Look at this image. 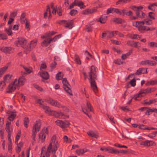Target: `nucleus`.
<instances>
[{"instance_id":"5fc2aeb1","label":"nucleus","mask_w":157,"mask_h":157,"mask_svg":"<svg viewBox=\"0 0 157 157\" xmlns=\"http://www.w3.org/2000/svg\"><path fill=\"white\" fill-rule=\"evenodd\" d=\"M18 133L19 134H17L16 137V139H15V144H17L18 141L20 139V135L21 134V131H20L18 132Z\"/></svg>"},{"instance_id":"052dcab7","label":"nucleus","mask_w":157,"mask_h":157,"mask_svg":"<svg viewBox=\"0 0 157 157\" xmlns=\"http://www.w3.org/2000/svg\"><path fill=\"white\" fill-rule=\"evenodd\" d=\"M140 36L138 34H133L132 39H140Z\"/></svg>"},{"instance_id":"3c124183","label":"nucleus","mask_w":157,"mask_h":157,"mask_svg":"<svg viewBox=\"0 0 157 157\" xmlns=\"http://www.w3.org/2000/svg\"><path fill=\"white\" fill-rule=\"evenodd\" d=\"M6 129L8 133V136L11 135L12 129L10 128V126H6Z\"/></svg>"},{"instance_id":"9b49d317","label":"nucleus","mask_w":157,"mask_h":157,"mask_svg":"<svg viewBox=\"0 0 157 157\" xmlns=\"http://www.w3.org/2000/svg\"><path fill=\"white\" fill-rule=\"evenodd\" d=\"M56 124L62 128L67 127L70 124L69 122L67 121H63L61 120H57L55 121Z\"/></svg>"},{"instance_id":"a878e982","label":"nucleus","mask_w":157,"mask_h":157,"mask_svg":"<svg viewBox=\"0 0 157 157\" xmlns=\"http://www.w3.org/2000/svg\"><path fill=\"white\" fill-rule=\"evenodd\" d=\"M107 17L106 16H101L99 19H97L98 22H99L102 24H104L106 22L107 19Z\"/></svg>"},{"instance_id":"a211bd4d","label":"nucleus","mask_w":157,"mask_h":157,"mask_svg":"<svg viewBox=\"0 0 157 157\" xmlns=\"http://www.w3.org/2000/svg\"><path fill=\"white\" fill-rule=\"evenodd\" d=\"M53 114V116L56 117H58L59 118H65L66 117L68 118L69 116L65 115L63 113L60 112L58 113L55 111Z\"/></svg>"},{"instance_id":"c756f323","label":"nucleus","mask_w":157,"mask_h":157,"mask_svg":"<svg viewBox=\"0 0 157 157\" xmlns=\"http://www.w3.org/2000/svg\"><path fill=\"white\" fill-rule=\"evenodd\" d=\"M9 64H7L5 66L0 69V77L4 74L6 69L8 68L9 65Z\"/></svg>"},{"instance_id":"4be33fe9","label":"nucleus","mask_w":157,"mask_h":157,"mask_svg":"<svg viewBox=\"0 0 157 157\" xmlns=\"http://www.w3.org/2000/svg\"><path fill=\"white\" fill-rule=\"evenodd\" d=\"M138 42H134L133 41H128L126 44L128 45L136 48H138Z\"/></svg>"},{"instance_id":"a19ab883","label":"nucleus","mask_w":157,"mask_h":157,"mask_svg":"<svg viewBox=\"0 0 157 157\" xmlns=\"http://www.w3.org/2000/svg\"><path fill=\"white\" fill-rule=\"evenodd\" d=\"M50 43H49V40H44L41 44V45L42 46L47 47Z\"/></svg>"},{"instance_id":"37998d69","label":"nucleus","mask_w":157,"mask_h":157,"mask_svg":"<svg viewBox=\"0 0 157 157\" xmlns=\"http://www.w3.org/2000/svg\"><path fill=\"white\" fill-rule=\"evenodd\" d=\"M56 33H57V32L54 31H49L47 33H46V35L47 36L49 37Z\"/></svg>"},{"instance_id":"39448f33","label":"nucleus","mask_w":157,"mask_h":157,"mask_svg":"<svg viewBox=\"0 0 157 157\" xmlns=\"http://www.w3.org/2000/svg\"><path fill=\"white\" fill-rule=\"evenodd\" d=\"M62 83L63 84V88L65 91L70 95H72L71 86L66 78L63 79Z\"/></svg>"},{"instance_id":"9d476101","label":"nucleus","mask_w":157,"mask_h":157,"mask_svg":"<svg viewBox=\"0 0 157 157\" xmlns=\"http://www.w3.org/2000/svg\"><path fill=\"white\" fill-rule=\"evenodd\" d=\"M26 82V79L23 76H21L19 78L18 80L17 79H15L14 81V83L18 86H23Z\"/></svg>"},{"instance_id":"de8ad7c7","label":"nucleus","mask_w":157,"mask_h":157,"mask_svg":"<svg viewBox=\"0 0 157 157\" xmlns=\"http://www.w3.org/2000/svg\"><path fill=\"white\" fill-rule=\"evenodd\" d=\"M55 142L52 144V145L53 144L54 145V146L53 147V148L56 149L57 150L58 148L59 147V143L58 141H57L55 143Z\"/></svg>"},{"instance_id":"c03bdc74","label":"nucleus","mask_w":157,"mask_h":157,"mask_svg":"<svg viewBox=\"0 0 157 157\" xmlns=\"http://www.w3.org/2000/svg\"><path fill=\"white\" fill-rule=\"evenodd\" d=\"M11 77L12 75L9 74L5 75L3 77L4 81L6 82L7 80H9L11 79Z\"/></svg>"},{"instance_id":"e433bc0d","label":"nucleus","mask_w":157,"mask_h":157,"mask_svg":"<svg viewBox=\"0 0 157 157\" xmlns=\"http://www.w3.org/2000/svg\"><path fill=\"white\" fill-rule=\"evenodd\" d=\"M131 0H119L116 2L117 5L118 4H121L123 3H126L129 2Z\"/></svg>"},{"instance_id":"423d86ee","label":"nucleus","mask_w":157,"mask_h":157,"mask_svg":"<svg viewBox=\"0 0 157 157\" xmlns=\"http://www.w3.org/2000/svg\"><path fill=\"white\" fill-rule=\"evenodd\" d=\"M56 140V136L54 135L52 137L51 142L48 147L47 151H44L45 156L46 157H50L51 150L52 149V144Z\"/></svg>"},{"instance_id":"72a5a7b5","label":"nucleus","mask_w":157,"mask_h":157,"mask_svg":"<svg viewBox=\"0 0 157 157\" xmlns=\"http://www.w3.org/2000/svg\"><path fill=\"white\" fill-rule=\"evenodd\" d=\"M132 53V50H130L129 52H128L127 53L125 54H122L121 56L122 59L123 60H124L128 56L130 55Z\"/></svg>"},{"instance_id":"7c9ffc66","label":"nucleus","mask_w":157,"mask_h":157,"mask_svg":"<svg viewBox=\"0 0 157 157\" xmlns=\"http://www.w3.org/2000/svg\"><path fill=\"white\" fill-rule=\"evenodd\" d=\"M11 112V113L8 117V119L10 121H12L16 117L17 114L16 113V112Z\"/></svg>"},{"instance_id":"4d7b16f0","label":"nucleus","mask_w":157,"mask_h":157,"mask_svg":"<svg viewBox=\"0 0 157 157\" xmlns=\"http://www.w3.org/2000/svg\"><path fill=\"white\" fill-rule=\"evenodd\" d=\"M86 31L88 32H90L92 31V28L90 25H86Z\"/></svg>"},{"instance_id":"7ed1b4c3","label":"nucleus","mask_w":157,"mask_h":157,"mask_svg":"<svg viewBox=\"0 0 157 157\" xmlns=\"http://www.w3.org/2000/svg\"><path fill=\"white\" fill-rule=\"evenodd\" d=\"M47 101L48 103H50L52 106H55L58 108L61 107L63 108H64L65 110L67 112H68L69 111V109H68L66 106L62 105L59 103L50 98H48Z\"/></svg>"},{"instance_id":"c9c22d12","label":"nucleus","mask_w":157,"mask_h":157,"mask_svg":"<svg viewBox=\"0 0 157 157\" xmlns=\"http://www.w3.org/2000/svg\"><path fill=\"white\" fill-rule=\"evenodd\" d=\"M25 16L26 14L25 13H23L21 15L20 18L21 22L22 24H24L25 23L26 20Z\"/></svg>"},{"instance_id":"f257e3e1","label":"nucleus","mask_w":157,"mask_h":157,"mask_svg":"<svg viewBox=\"0 0 157 157\" xmlns=\"http://www.w3.org/2000/svg\"><path fill=\"white\" fill-rule=\"evenodd\" d=\"M98 71L97 68L92 66L90 68V72L89 73L90 77L89 80L90 82L91 87L93 91L96 93L98 91V88L95 80H97V72Z\"/></svg>"},{"instance_id":"bf43d9fd","label":"nucleus","mask_w":157,"mask_h":157,"mask_svg":"<svg viewBox=\"0 0 157 157\" xmlns=\"http://www.w3.org/2000/svg\"><path fill=\"white\" fill-rule=\"evenodd\" d=\"M148 45L151 47H157V43L154 42H151L148 44Z\"/></svg>"},{"instance_id":"412c9836","label":"nucleus","mask_w":157,"mask_h":157,"mask_svg":"<svg viewBox=\"0 0 157 157\" xmlns=\"http://www.w3.org/2000/svg\"><path fill=\"white\" fill-rule=\"evenodd\" d=\"M157 101V99H154L150 100L148 101H147V99H146L144 101L143 104L146 105H149Z\"/></svg>"},{"instance_id":"13d9d810","label":"nucleus","mask_w":157,"mask_h":157,"mask_svg":"<svg viewBox=\"0 0 157 157\" xmlns=\"http://www.w3.org/2000/svg\"><path fill=\"white\" fill-rule=\"evenodd\" d=\"M136 80L135 79L133 78L129 82V83L131 84L132 86L134 87L136 85Z\"/></svg>"},{"instance_id":"b1692460","label":"nucleus","mask_w":157,"mask_h":157,"mask_svg":"<svg viewBox=\"0 0 157 157\" xmlns=\"http://www.w3.org/2000/svg\"><path fill=\"white\" fill-rule=\"evenodd\" d=\"M74 2H75L76 6L80 7L81 9L84 8L86 6L84 5L82 1H79L77 0H75Z\"/></svg>"},{"instance_id":"ddd939ff","label":"nucleus","mask_w":157,"mask_h":157,"mask_svg":"<svg viewBox=\"0 0 157 157\" xmlns=\"http://www.w3.org/2000/svg\"><path fill=\"white\" fill-rule=\"evenodd\" d=\"M40 76L43 79L42 80L43 82H45L44 80H47L49 78V76L48 73L46 71H43L41 72H39Z\"/></svg>"},{"instance_id":"e2e57ef3","label":"nucleus","mask_w":157,"mask_h":157,"mask_svg":"<svg viewBox=\"0 0 157 157\" xmlns=\"http://www.w3.org/2000/svg\"><path fill=\"white\" fill-rule=\"evenodd\" d=\"M30 25L29 22L26 20L25 22V28L28 29V30H29L30 29Z\"/></svg>"},{"instance_id":"69168bd1","label":"nucleus","mask_w":157,"mask_h":157,"mask_svg":"<svg viewBox=\"0 0 157 157\" xmlns=\"http://www.w3.org/2000/svg\"><path fill=\"white\" fill-rule=\"evenodd\" d=\"M114 63L120 65L123 63V62L121 61L120 59H117L114 61Z\"/></svg>"},{"instance_id":"f704fd0d","label":"nucleus","mask_w":157,"mask_h":157,"mask_svg":"<svg viewBox=\"0 0 157 157\" xmlns=\"http://www.w3.org/2000/svg\"><path fill=\"white\" fill-rule=\"evenodd\" d=\"M75 60L77 64H81V61L79 56L77 54H75Z\"/></svg>"},{"instance_id":"338daca9","label":"nucleus","mask_w":157,"mask_h":157,"mask_svg":"<svg viewBox=\"0 0 157 157\" xmlns=\"http://www.w3.org/2000/svg\"><path fill=\"white\" fill-rule=\"evenodd\" d=\"M5 31L6 33L9 36L11 35V34H12V31L9 30V29H7V28L6 29H5Z\"/></svg>"},{"instance_id":"f03ea898","label":"nucleus","mask_w":157,"mask_h":157,"mask_svg":"<svg viewBox=\"0 0 157 157\" xmlns=\"http://www.w3.org/2000/svg\"><path fill=\"white\" fill-rule=\"evenodd\" d=\"M41 126L40 121H37L36 122L35 125L33 126L32 130V138L35 141V138L36 135V132H37L39 131Z\"/></svg>"},{"instance_id":"cd10ccee","label":"nucleus","mask_w":157,"mask_h":157,"mask_svg":"<svg viewBox=\"0 0 157 157\" xmlns=\"http://www.w3.org/2000/svg\"><path fill=\"white\" fill-rule=\"evenodd\" d=\"M37 40L36 39L32 40L30 43L29 48H34L36 45Z\"/></svg>"},{"instance_id":"5701e85b","label":"nucleus","mask_w":157,"mask_h":157,"mask_svg":"<svg viewBox=\"0 0 157 157\" xmlns=\"http://www.w3.org/2000/svg\"><path fill=\"white\" fill-rule=\"evenodd\" d=\"M113 22L115 23L120 24L124 23L125 22V21L123 19L118 18H113Z\"/></svg>"},{"instance_id":"0eeeda50","label":"nucleus","mask_w":157,"mask_h":157,"mask_svg":"<svg viewBox=\"0 0 157 157\" xmlns=\"http://www.w3.org/2000/svg\"><path fill=\"white\" fill-rule=\"evenodd\" d=\"M73 22V20L67 21L66 20H63L59 21L57 23L60 25L62 23L66 24L67 25H64V27L69 29H71L74 26Z\"/></svg>"},{"instance_id":"58836bf2","label":"nucleus","mask_w":157,"mask_h":157,"mask_svg":"<svg viewBox=\"0 0 157 157\" xmlns=\"http://www.w3.org/2000/svg\"><path fill=\"white\" fill-rule=\"evenodd\" d=\"M29 123V119L28 117H25L24 119V124L25 127L27 128L28 127V124Z\"/></svg>"},{"instance_id":"f3484780","label":"nucleus","mask_w":157,"mask_h":157,"mask_svg":"<svg viewBox=\"0 0 157 157\" xmlns=\"http://www.w3.org/2000/svg\"><path fill=\"white\" fill-rule=\"evenodd\" d=\"M147 68H146L142 67L140 68L136 71V72L134 74L135 75H139L141 74H145L147 73Z\"/></svg>"},{"instance_id":"1a4fd4ad","label":"nucleus","mask_w":157,"mask_h":157,"mask_svg":"<svg viewBox=\"0 0 157 157\" xmlns=\"http://www.w3.org/2000/svg\"><path fill=\"white\" fill-rule=\"evenodd\" d=\"M48 128H44L40 132L39 135V139L41 140V142L44 141L46 136L48 133Z\"/></svg>"},{"instance_id":"8fccbe9b","label":"nucleus","mask_w":157,"mask_h":157,"mask_svg":"<svg viewBox=\"0 0 157 157\" xmlns=\"http://www.w3.org/2000/svg\"><path fill=\"white\" fill-rule=\"evenodd\" d=\"M6 85L5 82L4 81H1L0 83V90H2L3 87Z\"/></svg>"},{"instance_id":"09e8293b","label":"nucleus","mask_w":157,"mask_h":157,"mask_svg":"<svg viewBox=\"0 0 157 157\" xmlns=\"http://www.w3.org/2000/svg\"><path fill=\"white\" fill-rule=\"evenodd\" d=\"M56 78L58 80H61L62 78V76H61V72H59L56 75Z\"/></svg>"},{"instance_id":"79ce46f5","label":"nucleus","mask_w":157,"mask_h":157,"mask_svg":"<svg viewBox=\"0 0 157 157\" xmlns=\"http://www.w3.org/2000/svg\"><path fill=\"white\" fill-rule=\"evenodd\" d=\"M86 105L88 108V111L90 112H92L93 111L92 107L91 106L90 103L88 101H87Z\"/></svg>"},{"instance_id":"a18cd8bd","label":"nucleus","mask_w":157,"mask_h":157,"mask_svg":"<svg viewBox=\"0 0 157 157\" xmlns=\"http://www.w3.org/2000/svg\"><path fill=\"white\" fill-rule=\"evenodd\" d=\"M155 14L152 12H150L148 13V16L150 18V19H155Z\"/></svg>"},{"instance_id":"aec40b11","label":"nucleus","mask_w":157,"mask_h":157,"mask_svg":"<svg viewBox=\"0 0 157 157\" xmlns=\"http://www.w3.org/2000/svg\"><path fill=\"white\" fill-rule=\"evenodd\" d=\"M117 32L116 31L110 32L109 31H106V35L107 37L108 38H110L116 35V33Z\"/></svg>"},{"instance_id":"49530a36","label":"nucleus","mask_w":157,"mask_h":157,"mask_svg":"<svg viewBox=\"0 0 157 157\" xmlns=\"http://www.w3.org/2000/svg\"><path fill=\"white\" fill-rule=\"evenodd\" d=\"M2 52L6 54H9L13 53L12 50H1Z\"/></svg>"},{"instance_id":"f8f14e48","label":"nucleus","mask_w":157,"mask_h":157,"mask_svg":"<svg viewBox=\"0 0 157 157\" xmlns=\"http://www.w3.org/2000/svg\"><path fill=\"white\" fill-rule=\"evenodd\" d=\"M16 83H14V82L10 84L7 89V93H11L13 92L16 89V87L18 86L16 85Z\"/></svg>"},{"instance_id":"c85d7f7f","label":"nucleus","mask_w":157,"mask_h":157,"mask_svg":"<svg viewBox=\"0 0 157 157\" xmlns=\"http://www.w3.org/2000/svg\"><path fill=\"white\" fill-rule=\"evenodd\" d=\"M88 150L86 148L80 149L76 150V152L78 155H82L85 152H87Z\"/></svg>"},{"instance_id":"ea45409f","label":"nucleus","mask_w":157,"mask_h":157,"mask_svg":"<svg viewBox=\"0 0 157 157\" xmlns=\"http://www.w3.org/2000/svg\"><path fill=\"white\" fill-rule=\"evenodd\" d=\"M145 21V24L147 25H150L152 24L153 22L151 20L149 19H145L144 20Z\"/></svg>"},{"instance_id":"774afa93","label":"nucleus","mask_w":157,"mask_h":157,"mask_svg":"<svg viewBox=\"0 0 157 157\" xmlns=\"http://www.w3.org/2000/svg\"><path fill=\"white\" fill-rule=\"evenodd\" d=\"M128 151L126 150H120V151L118 150V153L117 154H119V153L123 154H126L127 153Z\"/></svg>"},{"instance_id":"6e6552de","label":"nucleus","mask_w":157,"mask_h":157,"mask_svg":"<svg viewBox=\"0 0 157 157\" xmlns=\"http://www.w3.org/2000/svg\"><path fill=\"white\" fill-rule=\"evenodd\" d=\"M27 43V41L25 39L22 37H19L15 41V44L17 46L20 45L23 48H26Z\"/></svg>"},{"instance_id":"2f4dec72","label":"nucleus","mask_w":157,"mask_h":157,"mask_svg":"<svg viewBox=\"0 0 157 157\" xmlns=\"http://www.w3.org/2000/svg\"><path fill=\"white\" fill-rule=\"evenodd\" d=\"M142 143V144L145 146H150L152 145L153 144V142L152 141H149L148 140H146L144 142H143Z\"/></svg>"},{"instance_id":"20e7f679","label":"nucleus","mask_w":157,"mask_h":157,"mask_svg":"<svg viewBox=\"0 0 157 157\" xmlns=\"http://www.w3.org/2000/svg\"><path fill=\"white\" fill-rule=\"evenodd\" d=\"M126 10L124 9L122 10L121 11L119 9L113 8H108L106 11V14H108L110 13H115L120 15H122L124 16L125 11Z\"/></svg>"},{"instance_id":"dca6fc26","label":"nucleus","mask_w":157,"mask_h":157,"mask_svg":"<svg viewBox=\"0 0 157 157\" xmlns=\"http://www.w3.org/2000/svg\"><path fill=\"white\" fill-rule=\"evenodd\" d=\"M41 107L45 110V112L46 113L50 115H53L54 113L53 112H54L55 111L51 110L48 106H45L43 105Z\"/></svg>"},{"instance_id":"6e6d98bb","label":"nucleus","mask_w":157,"mask_h":157,"mask_svg":"<svg viewBox=\"0 0 157 157\" xmlns=\"http://www.w3.org/2000/svg\"><path fill=\"white\" fill-rule=\"evenodd\" d=\"M114 146L115 147H120V148H127L128 147L126 146H124V145H121L120 144H114Z\"/></svg>"},{"instance_id":"4468645a","label":"nucleus","mask_w":157,"mask_h":157,"mask_svg":"<svg viewBox=\"0 0 157 157\" xmlns=\"http://www.w3.org/2000/svg\"><path fill=\"white\" fill-rule=\"evenodd\" d=\"M156 88L152 87L151 88H148L147 89H142L140 90V92L142 93L144 96L146 94H148L155 91L156 90Z\"/></svg>"},{"instance_id":"bb28decb","label":"nucleus","mask_w":157,"mask_h":157,"mask_svg":"<svg viewBox=\"0 0 157 157\" xmlns=\"http://www.w3.org/2000/svg\"><path fill=\"white\" fill-rule=\"evenodd\" d=\"M138 128L140 129L148 130H156L157 129L155 128L146 127L145 125L144 124L140 125L139 126Z\"/></svg>"},{"instance_id":"0e129e2a","label":"nucleus","mask_w":157,"mask_h":157,"mask_svg":"<svg viewBox=\"0 0 157 157\" xmlns=\"http://www.w3.org/2000/svg\"><path fill=\"white\" fill-rule=\"evenodd\" d=\"M156 134L155 132H153L152 133L149 134L147 135V136L150 138H153L156 136Z\"/></svg>"},{"instance_id":"4c0bfd02","label":"nucleus","mask_w":157,"mask_h":157,"mask_svg":"<svg viewBox=\"0 0 157 157\" xmlns=\"http://www.w3.org/2000/svg\"><path fill=\"white\" fill-rule=\"evenodd\" d=\"M82 111L84 113H85V114H86L88 116V117H89L90 118L91 117V115L90 114H89V113H88V112H90V111H88L87 109L86 108H83L82 106Z\"/></svg>"},{"instance_id":"864d4df0","label":"nucleus","mask_w":157,"mask_h":157,"mask_svg":"<svg viewBox=\"0 0 157 157\" xmlns=\"http://www.w3.org/2000/svg\"><path fill=\"white\" fill-rule=\"evenodd\" d=\"M77 13V11L76 10L73 9L71 10L70 12V14L71 16L75 15Z\"/></svg>"},{"instance_id":"6ab92c4d","label":"nucleus","mask_w":157,"mask_h":157,"mask_svg":"<svg viewBox=\"0 0 157 157\" xmlns=\"http://www.w3.org/2000/svg\"><path fill=\"white\" fill-rule=\"evenodd\" d=\"M97 11V9L96 8H93L92 9H86L82 12V13L83 14H92Z\"/></svg>"},{"instance_id":"2eb2a0df","label":"nucleus","mask_w":157,"mask_h":157,"mask_svg":"<svg viewBox=\"0 0 157 157\" xmlns=\"http://www.w3.org/2000/svg\"><path fill=\"white\" fill-rule=\"evenodd\" d=\"M138 30L141 33H144L146 31L150 30V28L148 27L140 25L138 27Z\"/></svg>"},{"instance_id":"393cba45","label":"nucleus","mask_w":157,"mask_h":157,"mask_svg":"<svg viewBox=\"0 0 157 157\" xmlns=\"http://www.w3.org/2000/svg\"><path fill=\"white\" fill-rule=\"evenodd\" d=\"M87 134L89 136L96 139H97L99 137L98 133L92 131L87 132Z\"/></svg>"},{"instance_id":"603ef678","label":"nucleus","mask_w":157,"mask_h":157,"mask_svg":"<svg viewBox=\"0 0 157 157\" xmlns=\"http://www.w3.org/2000/svg\"><path fill=\"white\" fill-rule=\"evenodd\" d=\"M57 63H56L55 62H54V63H51L50 64V67L51 68V70H49V71H52L53 70V69L55 68L56 67V65Z\"/></svg>"},{"instance_id":"473e14b6","label":"nucleus","mask_w":157,"mask_h":157,"mask_svg":"<svg viewBox=\"0 0 157 157\" xmlns=\"http://www.w3.org/2000/svg\"><path fill=\"white\" fill-rule=\"evenodd\" d=\"M108 152L110 153L117 154L118 153V150L112 147H109Z\"/></svg>"},{"instance_id":"680f3d73","label":"nucleus","mask_w":157,"mask_h":157,"mask_svg":"<svg viewBox=\"0 0 157 157\" xmlns=\"http://www.w3.org/2000/svg\"><path fill=\"white\" fill-rule=\"evenodd\" d=\"M147 64L151 66H155L156 64V63L155 62H153L149 60Z\"/></svg>"}]
</instances>
